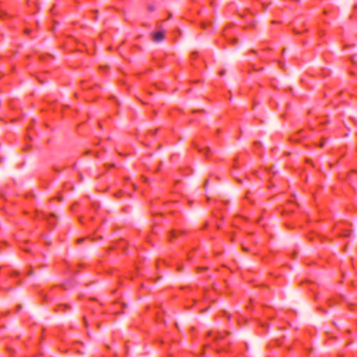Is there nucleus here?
I'll use <instances>...</instances> for the list:
<instances>
[{
  "label": "nucleus",
  "mask_w": 357,
  "mask_h": 357,
  "mask_svg": "<svg viewBox=\"0 0 357 357\" xmlns=\"http://www.w3.org/2000/svg\"><path fill=\"white\" fill-rule=\"evenodd\" d=\"M25 33H30V30H29V29H26V30H25Z\"/></svg>",
  "instance_id": "nucleus-4"
},
{
  "label": "nucleus",
  "mask_w": 357,
  "mask_h": 357,
  "mask_svg": "<svg viewBox=\"0 0 357 357\" xmlns=\"http://www.w3.org/2000/svg\"><path fill=\"white\" fill-rule=\"evenodd\" d=\"M243 250H245V251L248 250V249L246 248H245V247L243 248Z\"/></svg>",
  "instance_id": "nucleus-11"
},
{
  "label": "nucleus",
  "mask_w": 357,
  "mask_h": 357,
  "mask_svg": "<svg viewBox=\"0 0 357 357\" xmlns=\"http://www.w3.org/2000/svg\"><path fill=\"white\" fill-rule=\"evenodd\" d=\"M208 181H206V182L205 183V186H207V185H208Z\"/></svg>",
  "instance_id": "nucleus-10"
},
{
  "label": "nucleus",
  "mask_w": 357,
  "mask_h": 357,
  "mask_svg": "<svg viewBox=\"0 0 357 357\" xmlns=\"http://www.w3.org/2000/svg\"><path fill=\"white\" fill-rule=\"evenodd\" d=\"M83 241H84V238H79V239H77V242H78L79 243H82Z\"/></svg>",
  "instance_id": "nucleus-3"
},
{
  "label": "nucleus",
  "mask_w": 357,
  "mask_h": 357,
  "mask_svg": "<svg viewBox=\"0 0 357 357\" xmlns=\"http://www.w3.org/2000/svg\"><path fill=\"white\" fill-rule=\"evenodd\" d=\"M33 271H30V273H29V275H33Z\"/></svg>",
  "instance_id": "nucleus-5"
},
{
  "label": "nucleus",
  "mask_w": 357,
  "mask_h": 357,
  "mask_svg": "<svg viewBox=\"0 0 357 357\" xmlns=\"http://www.w3.org/2000/svg\"><path fill=\"white\" fill-rule=\"evenodd\" d=\"M220 74L223 75L225 74V71H221Z\"/></svg>",
  "instance_id": "nucleus-7"
},
{
  "label": "nucleus",
  "mask_w": 357,
  "mask_h": 357,
  "mask_svg": "<svg viewBox=\"0 0 357 357\" xmlns=\"http://www.w3.org/2000/svg\"><path fill=\"white\" fill-rule=\"evenodd\" d=\"M172 15L170 13L169 14V18L172 17Z\"/></svg>",
  "instance_id": "nucleus-8"
},
{
  "label": "nucleus",
  "mask_w": 357,
  "mask_h": 357,
  "mask_svg": "<svg viewBox=\"0 0 357 357\" xmlns=\"http://www.w3.org/2000/svg\"><path fill=\"white\" fill-rule=\"evenodd\" d=\"M165 37V31H160L153 33V41L155 43L161 42Z\"/></svg>",
  "instance_id": "nucleus-1"
},
{
  "label": "nucleus",
  "mask_w": 357,
  "mask_h": 357,
  "mask_svg": "<svg viewBox=\"0 0 357 357\" xmlns=\"http://www.w3.org/2000/svg\"><path fill=\"white\" fill-rule=\"evenodd\" d=\"M175 326H176V328H179L178 325L177 323L175 324Z\"/></svg>",
  "instance_id": "nucleus-6"
},
{
  "label": "nucleus",
  "mask_w": 357,
  "mask_h": 357,
  "mask_svg": "<svg viewBox=\"0 0 357 357\" xmlns=\"http://www.w3.org/2000/svg\"><path fill=\"white\" fill-rule=\"evenodd\" d=\"M319 146H324V143H323V142H322V143H321Z\"/></svg>",
  "instance_id": "nucleus-9"
},
{
  "label": "nucleus",
  "mask_w": 357,
  "mask_h": 357,
  "mask_svg": "<svg viewBox=\"0 0 357 357\" xmlns=\"http://www.w3.org/2000/svg\"><path fill=\"white\" fill-rule=\"evenodd\" d=\"M149 10L150 11H151V12H152V11H153V10H155V7H154V6H153V5H149Z\"/></svg>",
  "instance_id": "nucleus-2"
}]
</instances>
